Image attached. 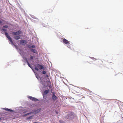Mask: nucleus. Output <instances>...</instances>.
<instances>
[{
    "mask_svg": "<svg viewBox=\"0 0 123 123\" xmlns=\"http://www.w3.org/2000/svg\"><path fill=\"white\" fill-rule=\"evenodd\" d=\"M74 114L72 112H70L66 116V117L69 119L71 120L74 118Z\"/></svg>",
    "mask_w": 123,
    "mask_h": 123,
    "instance_id": "f257e3e1",
    "label": "nucleus"
},
{
    "mask_svg": "<svg viewBox=\"0 0 123 123\" xmlns=\"http://www.w3.org/2000/svg\"><path fill=\"white\" fill-rule=\"evenodd\" d=\"M34 66L35 70L37 71H38L39 70V68L40 70L43 68V66L39 64H37L36 65H35Z\"/></svg>",
    "mask_w": 123,
    "mask_h": 123,
    "instance_id": "f03ea898",
    "label": "nucleus"
},
{
    "mask_svg": "<svg viewBox=\"0 0 123 123\" xmlns=\"http://www.w3.org/2000/svg\"><path fill=\"white\" fill-rule=\"evenodd\" d=\"M5 35L8 38L9 40L11 42V44L12 45H13L14 43L12 41V39H11L10 36L9 35L8 33L6 32H5Z\"/></svg>",
    "mask_w": 123,
    "mask_h": 123,
    "instance_id": "7ed1b4c3",
    "label": "nucleus"
},
{
    "mask_svg": "<svg viewBox=\"0 0 123 123\" xmlns=\"http://www.w3.org/2000/svg\"><path fill=\"white\" fill-rule=\"evenodd\" d=\"M97 63L99 67H100L103 64V62L101 60H98L97 61Z\"/></svg>",
    "mask_w": 123,
    "mask_h": 123,
    "instance_id": "20e7f679",
    "label": "nucleus"
},
{
    "mask_svg": "<svg viewBox=\"0 0 123 123\" xmlns=\"http://www.w3.org/2000/svg\"><path fill=\"white\" fill-rule=\"evenodd\" d=\"M28 98L30 99V100L33 101H38V100L36 98L33 97L29 96L28 97Z\"/></svg>",
    "mask_w": 123,
    "mask_h": 123,
    "instance_id": "39448f33",
    "label": "nucleus"
},
{
    "mask_svg": "<svg viewBox=\"0 0 123 123\" xmlns=\"http://www.w3.org/2000/svg\"><path fill=\"white\" fill-rule=\"evenodd\" d=\"M27 43V41L26 40H22L20 41V43L21 45H25Z\"/></svg>",
    "mask_w": 123,
    "mask_h": 123,
    "instance_id": "423d86ee",
    "label": "nucleus"
},
{
    "mask_svg": "<svg viewBox=\"0 0 123 123\" xmlns=\"http://www.w3.org/2000/svg\"><path fill=\"white\" fill-rule=\"evenodd\" d=\"M41 110V109H38L35 111H33V114H37Z\"/></svg>",
    "mask_w": 123,
    "mask_h": 123,
    "instance_id": "0eeeda50",
    "label": "nucleus"
},
{
    "mask_svg": "<svg viewBox=\"0 0 123 123\" xmlns=\"http://www.w3.org/2000/svg\"><path fill=\"white\" fill-rule=\"evenodd\" d=\"M23 58L24 59L25 58V60H26V62L28 64V66L30 67L31 68H32V67H31V66L30 65V64L29 63L28 61L27 60V58H26V57H23Z\"/></svg>",
    "mask_w": 123,
    "mask_h": 123,
    "instance_id": "6e6552de",
    "label": "nucleus"
},
{
    "mask_svg": "<svg viewBox=\"0 0 123 123\" xmlns=\"http://www.w3.org/2000/svg\"><path fill=\"white\" fill-rule=\"evenodd\" d=\"M57 98L55 96V94H53L52 97V99L54 101H55Z\"/></svg>",
    "mask_w": 123,
    "mask_h": 123,
    "instance_id": "1a4fd4ad",
    "label": "nucleus"
},
{
    "mask_svg": "<svg viewBox=\"0 0 123 123\" xmlns=\"http://www.w3.org/2000/svg\"><path fill=\"white\" fill-rule=\"evenodd\" d=\"M49 89L45 90L44 91V94L43 95V98H44V95H46L49 92Z\"/></svg>",
    "mask_w": 123,
    "mask_h": 123,
    "instance_id": "9d476101",
    "label": "nucleus"
},
{
    "mask_svg": "<svg viewBox=\"0 0 123 123\" xmlns=\"http://www.w3.org/2000/svg\"><path fill=\"white\" fill-rule=\"evenodd\" d=\"M3 23H4V24H6L7 23L6 21L0 18V24H2Z\"/></svg>",
    "mask_w": 123,
    "mask_h": 123,
    "instance_id": "9b49d317",
    "label": "nucleus"
},
{
    "mask_svg": "<svg viewBox=\"0 0 123 123\" xmlns=\"http://www.w3.org/2000/svg\"><path fill=\"white\" fill-rule=\"evenodd\" d=\"M63 42L64 43L66 44L69 43V41L65 38H64L63 39Z\"/></svg>",
    "mask_w": 123,
    "mask_h": 123,
    "instance_id": "f8f14e48",
    "label": "nucleus"
},
{
    "mask_svg": "<svg viewBox=\"0 0 123 123\" xmlns=\"http://www.w3.org/2000/svg\"><path fill=\"white\" fill-rule=\"evenodd\" d=\"M14 38L15 39L17 40L19 39L20 38V37L18 36H16L14 37Z\"/></svg>",
    "mask_w": 123,
    "mask_h": 123,
    "instance_id": "ddd939ff",
    "label": "nucleus"
},
{
    "mask_svg": "<svg viewBox=\"0 0 123 123\" xmlns=\"http://www.w3.org/2000/svg\"><path fill=\"white\" fill-rule=\"evenodd\" d=\"M19 31H17L16 32H14L13 33V34L14 35H19Z\"/></svg>",
    "mask_w": 123,
    "mask_h": 123,
    "instance_id": "4468645a",
    "label": "nucleus"
},
{
    "mask_svg": "<svg viewBox=\"0 0 123 123\" xmlns=\"http://www.w3.org/2000/svg\"><path fill=\"white\" fill-rule=\"evenodd\" d=\"M31 51L33 53H37V51H36L35 50V49H31Z\"/></svg>",
    "mask_w": 123,
    "mask_h": 123,
    "instance_id": "2eb2a0df",
    "label": "nucleus"
},
{
    "mask_svg": "<svg viewBox=\"0 0 123 123\" xmlns=\"http://www.w3.org/2000/svg\"><path fill=\"white\" fill-rule=\"evenodd\" d=\"M5 110L6 111H8L10 112H12L13 111L12 110L8 108L5 109Z\"/></svg>",
    "mask_w": 123,
    "mask_h": 123,
    "instance_id": "dca6fc26",
    "label": "nucleus"
},
{
    "mask_svg": "<svg viewBox=\"0 0 123 123\" xmlns=\"http://www.w3.org/2000/svg\"><path fill=\"white\" fill-rule=\"evenodd\" d=\"M33 116H31L27 117V119L28 120H29L30 119H32L33 117Z\"/></svg>",
    "mask_w": 123,
    "mask_h": 123,
    "instance_id": "f3484780",
    "label": "nucleus"
},
{
    "mask_svg": "<svg viewBox=\"0 0 123 123\" xmlns=\"http://www.w3.org/2000/svg\"><path fill=\"white\" fill-rule=\"evenodd\" d=\"M9 26L7 25H4L3 26V27L4 28H7Z\"/></svg>",
    "mask_w": 123,
    "mask_h": 123,
    "instance_id": "a211bd4d",
    "label": "nucleus"
},
{
    "mask_svg": "<svg viewBox=\"0 0 123 123\" xmlns=\"http://www.w3.org/2000/svg\"><path fill=\"white\" fill-rule=\"evenodd\" d=\"M59 122L60 123H64V122H63L62 120H60Z\"/></svg>",
    "mask_w": 123,
    "mask_h": 123,
    "instance_id": "6ab92c4d",
    "label": "nucleus"
},
{
    "mask_svg": "<svg viewBox=\"0 0 123 123\" xmlns=\"http://www.w3.org/2000/svg\"><path fill=\"white\" fill-rule=\"evenodd\" d=\"M42 73L43 74H46V72L45 71H43L42 72Z\"/></svg>",
    "mask_w": 123,
    "mask_h": 123,
    "instance_id": "aec40b11",
    "label": "nucleus"
},
{
    "mask_svg": "<svg viewBox=\"0 0 123 123\" xmlns=\"http://www.w3.org/2000/svg\"><path fill=\"white\" fill-rule=\"evenodd\" d=\"M33 58V56H31L30 57V59L31 60H32Z\"/></svg>",
    "mask_w": 123,
    "mask_h": 123,
    "instance_id": "412c9836",
    "label": "nucleus"
},
{
    "mask_svg": "<svg viewBox=\"0 0 123 123\" xmlns=\"http://www.w3.org/2000/svg\"><path fill=\"white\" fill-rule=\"evenodd\" d=\"M31 47L33 48H35V47L34 45H32L31 46Z\"/></svg>",
    "mask_w": 123,
    "mask_h": 123,
    "instance_id": "4be33fe9",
    "label": "nucleus"
},
{
    "mask_svg": "<svg viewBox=\"0 0 123 123\" xmlns=\"http://www.w3.org/2000/svg\"><path fill=\"white\" fill-rule=\"evenodd\" d=\"M49 10H49L48 11V12H52V10H50V9H49Z\"/></svg>",
    "mask_w": 123,
    "mask_h": 123,
    "instance_id": "5701e85b",
    "label": "nucleus"
},
{
    "mask_svg": "<svg viewBox=\"0 0 123 123\" xmlns=\"http://www.w3.org/2000/svg\"><path fill=\"white\" fill-rule=\"evenodd\" d=\"M29 115L31 114H33V111L32 112H30V113H29Z\"/></svg>",
    "mask_w": 123,
    "mask_h": 123,
    "instance_id": "b1692460",
    "label": "nucleus"
},
{
    "mask_svg": "<svg viewBox=\"0 0 123 123\" xmlns=\"http://www.w3.org/2000/svg\"><path fill=\"white\" fill-rule=\"evenodd\" d=\"M28 111V110H26V111H24V112H23V113H26V112H27Z\"/></svg>",
    "mask_w": 123,
    "mask_h": 123,
    "instance_id": "393cba45",
    "label": "nucleus"
},
{
    "mask_svg": "<svg viewBox=\"0 0 123 123\" xmlns=\"http://www.w3.org/2000/svg\"><path fill=\"white\" fill-rule=\"evenodd\" d=\"M2 30L3 31H6V30L5 29H2Z\"/></svg>",
    "mask_w": 123,
    "mask_h": 123,
    "instance_id": "a878e982",
    "label": "nucleus"
},
{
    "mask_svg": "<svg viewBox=\"0 0 123 123\" xmlns=\"http://www.w3.org/2000/svg\"><path fill=\"white\" fill-rule=\"evenodd\" d=\"M46 76L47 78H48L49 77V76L47 74H46Z\"/></svg>",
    "mask_w": 123,
    "mask_h": 123,
    "instance_id": "bb28decb",
    "label": "nucleus"
},
{
    "mask_svg": "<svg viewBox=\"0 0 123 123\" xmlns=\"http://www.w3.org/2000/svg\"><path fill=\"white\" fill-rule=\"evenodd\" d=\"M27 114H25V115H24V116H27Z\"/></svg>",
    "mask_w": 123,
    "mask_h": 123,
    "instance_id": "cd10ccee",
    "label": "nucleus"
},
{
    "mask_svg": "<svg viewBox=\"0 0 123 123\" xmlns=\"http://www.w3.org/2000/svg\"><path fill=\"white\" fill-rule=\"evenodd\" d=\"M27 115H29V113H27Z\"/></svg>",
    "mask_w": 123,
    "mask_h": 123,
    "instance_id": "c85d7f7f",
    "label": "nucleus"
},
{
    "mask_svg": "<svg viewBox=\"0 0 123 123\" xmlns=\"http://www.w3.org/2000/svg\"><path fill=\"white\" fill-rule=\"evenodd\" d=\"M1 118H0V120H1Z\"/></svg>",
    "mask_w": 123,
    "mask_h": 123,
    "instance_id": "c756f323",
    "label": "nucleus"
}]
</instances>
